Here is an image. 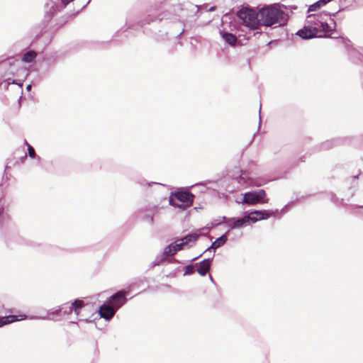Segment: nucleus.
<instances>
[{
  "mask_svg": "<svg viewBox=\"0 0 363 363\" xmlns=\"http://www.w3.org/2000/svg\"><path fill=\"white\" fill-rule=\"evenodd\" d=\"M335 14L324 11L308 15L304 27L297 32V35L303 39L323 37V33L335 30L336 23L332 16Z\"/></svg>",
  "mask_w": 363,
  "mask_h": 363,
  "instance_id": "nucleus-1",
  "label": "nucleus"
},
{
  "mask_svg": "<svg viewBox=\"0 0 363 363\" xmlns=\"http://www.w3.org/2000/svg\"><path fill=\"white\" fill-rule=\"evenodd\" d=\"M285 9L281 4L264 5L259 8L261 25L267 27L284 25L287 21Z\"/></svg>",
  "mask_w": 363,
  "mask_h": 363,
  "instance_id": "nucleus-2",
  "label": "nucleus"
},
{
  "mask_svg": "<svg viewBox=\"0 0 363 363\" xmlns=\"http://www.w3.org/2000/svg\"><path fill=\"white\" fill-rule=\"evenodd\" d=\"M238 16L242 23L251 29L258 28L261 25L260 17L259 14V8L257 11L244 8L239 11Z\"/></svg>",
  "mask_w": 363,
  "mask_h": 363,
  "instance_id": "nucleus-3",
  "label": "nucleus"
},
{
  "mask_svg": "<svg viewBox=\"0 0 363 363\" xmlns=\"http://www.w3.org/2000/svg\"><path fill=\"white\" fill-rule=\"evenodd\" d=\"M194 197L189 191L179 190L169 196V203L172 206L184 210L191 206Z\"/></svg>",
  "mask_w": 363,
  "mask_h": 363,
  "instance_id": "nucleus-4",
  "label": "nucleus"
},
{
  "mask_svg": "<svg viewBox=\"0 0 363 363\" xmlns=\"http://www.w3.org/2000/svg\"><path fill=\"white\" fill-rule=\"evenodd\" d=\"M265 196L266 193L263 189L249 191L243 194L240 201L236 200V203H247L248 205H255L259 203H267L268 199L264 200Z\"/></svg>",
  "mask_w": 363,
  "mask_h": 363,
  "instance_id": "nucleus-5",
  "label": "nucleus"
},
{
  "mask_svg": "<svg viewBox=\"0 0 363 363\" xmlns=\"http://www.w3.org/2000/svg\"><path fill=\"white\" fill-rule=\"evenodd\" d=\"M223 219L225 220V223L229 228L228 230V232L229 230L240 229L250 225V220H252L248 218L247 213H245L242 217L226 218L225 216H223Z\"/></svg>",
  "mask_w": 363,
  "mask_h": 363,
  "instance_id": "nucleus-6",
  "label": "nucleus"
},
{
  "mask_svg": "<svg viewBox=\"0 0 363 363\" xmlns=\"http://www.w3.org/2000/svg\"><path fill=\"white\" fill-rule=\"evenodd\" d=\"M62 306L64 315H69L74 313L76 316H80L82 310L85 308V304L82 300L76 299L72 302L65 303Z\"/></svg>",
  "mask_w": 363,
  "mask_h": 363,
  "instance_id": "nucleus-7",
  "label": "nucleus"
},
{
  "mask_svg": "<svg viewBox=\"0 0 363 363\" xmlns=\"http://www.w3.org/2000/svg\"><path fill=\"white\" fill-rule=\"evenodd\" d=\"M126 294L125 291H119L112 295L108 298L107 303L111 304L117 311L126 303Z\"/></svg>",
  "mask_w": 363,
  "mask_h": 363,
  "instance_id": "nucleus-8",
  "label": "nucleus"
},
{
  "mask_svg": "<svg viewBox=\"0 0 363 363\" xmlns=\"http://www.w3.org/2000/svg\"><path fill=\"white\" fill-rule=\"evenodd\" d=\"M64 315L63 308L61 306L49 310L46 315L42 317L43 319L51 320H60Z\"/></svg>",
  "mask_w": 363,
  "mask_h": 363,
  "instance_id": "nucleus-9",
  "label": "nucleus"
},
{
  "mask_svg": "<svg viewBox=\"0 0 363 363\" xmlns=\"http://www.w3.org/2000/svg\"><path fill=\"white\" fill-rule=\"evenodd\" d=\"M99 311L101 318L109 320L114 316L116 310L111 304L105 303L100 306Z\"/></svg>",
  "mask_w": 363,
  "mask_h": 363,
  "instance_id": "nucleus-10",
  "label": "nucleus"
},
{
  "mask_svg": "<svg viewBox=\"0 0 363 363\" xmlns=\"http://www.w3.org/2000/svg\"><path fill=\"white\" fill-rule=\"evenodd\" d=\"M199 235L194 233V234H189L186 236L176 240L175 242H174V245L177 247L178 251L183 249L184 246L187 245L189 242H195L196 239L198 238Z\"/></svg>",
  "mask_w": 363,
  "mask_h": 363,
  "instance_id": "nucleus-11",
  "label": "nucleus"
},
{
  "mask_svg": "<svg viewBox=\"0 0 363 363\" xmlns=\"http://www.w3.org/2000/svg\"><path fill=\"white\" fill-rule=\"evenodd\" d=\"M25 315H9L5 317L0 318V327L13 323L15 321H18L21 320H24L26 318Z\"/></svg>",
  "mask_w": 363,
  "mask_h": 363,
  "instance_id": "nucleus-12",
  "label": "nucleus"
},
{
  "mask_svg": "<svg viewBox=\"0 0 363 363\" xmlns=\"http://www.w3.org/2000/svg\"><path fill=\"white\" fill-rule=\"evenodd\" d=\"M278 212V210H261V211H252V213L255 214L259 219L261 220H267L270 217L274 216Z\"/></svg>",
  "mask_w": 363,
  "mask_h": 363,
  "instance_id": "nucleus-13",
  "label": "nucleus"
},
{
  "mask_svg": "<svg viewBox=\"0 0 363 363\" xmlns=\"http://www.w3.org/2000/svg\"><path fill=\"white\" fill-rule=\"evenodd\" d=\"M211 259H204L197 264V272L201 276H205L210 269Z\"/></svg>",
  "mask_w": 363,
  "mask_h": 363,
  "instance_id": "nucleus-14",
  "label": "nucleus"
},
{
  "mask_svg": "<svg viewBox=\"0 0 363 363\" xmlns=\"http://www.w3.org/2000/svg\"><path fill=\"white\" fill-rule=\"evenodd\" d=\"M228 233V231L221 235L220 237H219L218 238H217L212 244L211 245L207 248V250L206 251H211V250H216L218 247H220V246L223 245L226 240H227V238H226V234Z\"/></svg>",
  "mask_w": 363,
  "mask_h": 363,
  "instance_id": "nucleus-15",
  "label": "nucleus"
},
{
  "mask_svg": "<svg viewBox=\"0 0 363 363\" xmlns=\"http://www.w3.org/2000/svg\"><path fill=\"white\" fill-rule=\"evenodd\" d=\"M220 35L222 38L229 45H233L236 43L237 38L235 35L224 30H220Z\"/></svg>",
  "mask_w": 363,
  "mask_h": 363,
  "instance_id": "nucleus-16",
  "label": "nucleus"
},
{
  "mask_svg": "<svg viewBox=\"0 0 363 363\" xmlns=\"http://www.w3.org/2000/svg\"><path fill=\"white\" fill-rule=\"evenodd\" d=\"M333 0H319L315 3L311 4L308 8V11H316L321 9L322 7L325 6L327 4L331 2Z\"/></svg>",
  "mask_w": 363,
  "mask_h": 363,
  "instance_id": "nucleus-17",
  "label": "nucleus"
},
{
  "mask_svg": "<svg viewBox=\"0 0 363 363\" xmlns=\"http://www.w3.org/2000/svg\"><path fill=\"white\" fill-rule=\"evenodd\" d=\"M36 56H37L36 52L33 50H30L24 54L22 60L25 62L30 63L34 61Z\"/></svg>",
  "mask_w": 363,
  "mask_h": 363,
  "instance_id": "nucleus-18",
  "label": "nucleus"
},
{
  "mask_svg": "<svg viewBox=\"0 0 363 363\" xmlns=\"http://www.w3.org/2000/svg\"><path fill=\"white\" fill-rule=\"evenodd\" d=\"M178 252L177 247L173 243L169 245L164 249L163 255L165 256H172Z\"/></svg>",
  "mask_w": 363,
  "mask_h": 363,
  "instance_id": "nucleus-19",
  "label": "nucleus"
},
{
  "mask_svg": "<svg viewBox=\"0 0 363 363\" xmlns=\"http://www.w3.org/2000/svg\"><path fill=\"white\" fill-rule=\"evenodd\" d=\"M237 179L240 186H245L250 184V182H248L249 177L245 172H242L239 178Z\"/></svg>",
  "mask_w": 363,
  "mask_h": 363,
  "instance_id": "nucleus-20",
  "label": "nucleus"
},
{
  "mask_svg": "<svg viewBox=\"0 0 363 363\" xmlns=\"http://www.w3.org/2000/svg\"><path fill=\"white\" fill-rule=\"evenodd\" d=\"M247 216L248 218H251L252 220H250V225L251 224H253V223H257V221H259L261 220L260 219H259V217H257V216H255V214L252 213V211H250L249 213H247Z\"/></svg>",
  "mask_w": 363,
  "mask_h": 363,
  "instance_id": "nucleus-21",
  "label": "nucleus"
},
{
  "mask_svg": "<svg viewBox=\"0 0 363 363\" xmlns=\"http://www.w3.org/2000/svg\"><path fill=\"white\" fill-rule=\"evenodd\" d=\"M26 145L28 147V153L29 157H30L31 158H34L35 157V152L34 148L31 145H30L28 143H26Z\"/></svg>",
  "mask_w": 363,
  "mask_h": 363,
  "instance_id": "nucleus-22",
  "label": "nucleus"
},
{
  "mask_svg": "<svg viewBox=\"0 0 363 363\" xmlns=\"http://www.w3.org/2000/svg\"><path fill=\"white\" fill-rule=\"evenodd\" d=\"M164 258L162 256H157L155 259V260L152 262V266H157L159 265L162 261Z\"/></svg>",
  "mask_w": 363,
  "mask_h": 363,
  "instance_id": "nucleus-23",
  "label": "nucleus"
},
{
  "mask_svg": "<svg viewBox=\"0 0 363 363\" xmlns=\"http://www.w3.org/2000/svg\"><path fill=\"white\" fill-rule=\"evenodd\" d=\"M194 272V269L191 266H187L185 268L184 275L191 274Z\"/></svg>",
  "mask_w": 363,
  "mask_h": 363,
  "instance_id": "nucleus-24",
  "label": "nucleus"
},
{
  "mask_svg": "<svg viewBox=\"0 0 363 363\" xmlns=\"http://www.w3.org/2000/svg\"><path fill=\"white\" fill-rule=\"evenodd\" d=\"M77 321H84L86 323H91V320H90L89 318H79L77 319Z\"/></svg>",
  "mask_w": 363,
  "mask_h": 363,
  "instance_id": "nucleus-25",
  "label": "nucleus"
},
{
  "mask_svg": "<svg viewBox=\"0 0 363 363\" xmlns=\"http://www.w3.org/2000/svg\"><path fill=\"white\" fill-rule=\"evenodd\" d=\"M74 0H62V3L66 6L68 4H69L70 2L73 1Z\"/></svg>",
  "mask_w": 363,
  "mask_h": 363,
  "instance_id": "nucleus-26",
  "label": "nucleus"
},
{
  "mask_svg": "<svg viewBox=\"0 0 363 363\" xmlns=\"http://www.w3.org/2000/svg\"><path fill=\"white\" fill-rule=\"evenodd\" d=\"M12 84H16L19 85L20 86H22V85H23V84H22V83H17V82H16V81H15V80H13V81H12Z\"/></svg>",
  "mask_w": 363,
  "mask_h": 363,
  "instance_id": "nucleus-27",
  "label": "nucleus"
},
{
  "mask_svg": "<svg viewBox=\"0 0 363 363\" xmlns=\"http://www.w3.org/2000/svg\"><path fill=\"white\" fill-rule=\"evenodd\" d=\"M26 89L27 91H30L31 89V84H28L27 86H26Z\"/></svg>",
  "mask_w": 363,
  "mask_h": 363,
  "instance_id": "nucleus-28",
  "label": "nucleus"
},
{
  "mask_svg": "<svg viewBox=\"0 0 363 363\" xmlns=\"http://www.w3.org/2000/svg\"><path fill=\"white\" fill-rule=\"evenodd\" d=\"M140 184H141V185H143V186H145V185H150L148 183H145V184H144V183H140Z\"/></svg>",
  "mask_w": 363,
  "mask_h": 363,
  "instance_id": "nucleus-29",
  "label": "nucleus"
},
{
  "mask_svg": "<svg viewBox=\"0 0 363 363\" xmlns=\"http://www.w3.org/2000/svg\"><path fill=\"white\" fill-rule=\"evenodd\" d=\"M71 323L76 324V323H77V321H71Z\"/></svg>",
  "mask_w": 363,
  "mask_h": 363,
  "instance_id": "nucleus-30",
  "label": "nucleus"
}]
</instances>
